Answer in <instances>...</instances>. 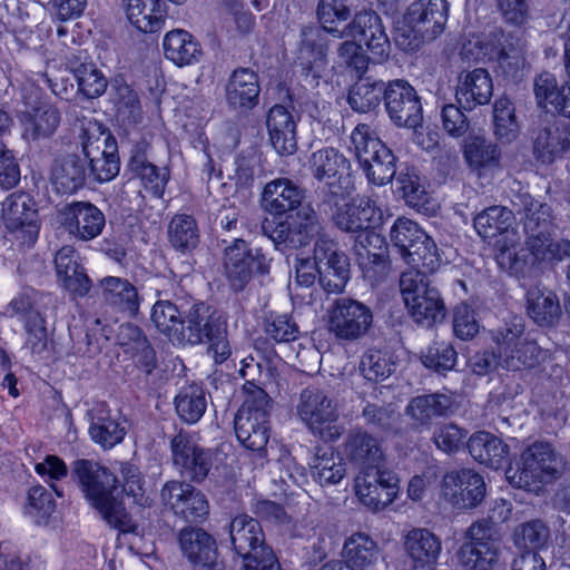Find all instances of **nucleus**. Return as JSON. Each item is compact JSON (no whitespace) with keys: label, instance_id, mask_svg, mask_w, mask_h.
<instances>
[{"label":"nucleus","instance_id":"nucleus-1","mask_svg":"<svg viewBox=\"0 0 570 570\" xmlns=\"http://www.w3.org/2000/svg\"><path fill=\"white\" fill-rule=\"evenodd\" d=\"M321 226L317 222L314 209L304 205L296 212L295 217L287 227L279 226L272 237L275 240L289 243L292 246H303L315 236H318L314 257L297 258L295 265L296 282L302 286H311L317 276L327 292L340 293L344 289L350 279V262L344 252L326 237L320 235Z\"/></svg>","mask_w":570,"mask_h":570},{"label":"nucleus","instance_id":"nucleus-2","mask_svg":"<svg viewBox=\"0 0 570 570\" xmlns=\"http://www.w3.org/2000/svg\"><path fill=\"white\" fill-rule=\"evenodd\" d=\"M336 226L347 233L364 232L357 238L355 252L364 277L376 283L389 271L384 239L374 232L382 224L383 213L367 197L352 199L340 206L334 215Z\"/></svg>","mask_w":570,"mask_h":570},{"label":"nucleus","instance_id":"nucleus-3","mask_svg":"<svg viewBox=\"0 0 570 570\" xmlns=\"http://www.w3.org/2000/svg\"><path fill=\"white\" fill-rule=\"evenodd\" d=\"M347 0H320L317 18L322 29L335 38L361 37L375 60L387 59L391 43L381 17L373 10H361L348 21Z\"/></svg>","mask_w":570,"mask_h":570},{"label":"nucleus","instance_id":"nucleus-4","mask_svg":"<svg viewBox=\"0 0 570 570\" xmlns=\"http://www.w3.org/2000/svg\"><path fill=\"white\" fill-rule=\"evenodd\" d=\"M81 491L91 508L112 528L124 533L138 529L136 521L126 512L115 492L117 476L107 468L89 460H79L73 468Z\"/></svg>","mask_w":570,"mask_h":570},{"label":"nucleus","instance_id":"nucleus-5","mask_svg":"<svg viewBox=\"0 0 570 570\" xmlns=\"http://www.w3.org/2000/svg\"><path fill=\"white\" fill-rule=\"evenodd\" d=\"M522 203L525 213L524 229L528 235L527 248L521 246L517 235V253L519 257L527 254L524 268L534 262L553 263L570 257V242L552 237L551 208L530 196H524Z\"/></svg>","mask_w":570,"mask_h":570},{"label":"nucleus","instance_id":"nucleus-6","mask_svg":"<svg viewBox=\"0 0 570 570\" xmlns=\"http://www.w3.org/2000/svg\"><path fill=\"white\" fill-rule=\"evenodd\" d=\"M474 229L483 239L498 240L497 262L499 266L513 275L523 273L527 265V254L521 257L517 253L515 217L511 209L504 206H490L474 217Z\"/></svg>","mask_w":570,"mask_h":570},{"label":"nucleus","instance_id":"nucleus-7","mask_svg":"<svg viewBox=\"0 0 570 570\" xmlns=\"http://www.w3.org/2000/svg\"><path fill=\"white\" fill-rule=\"evenodd\" d=\"M449 17L446 0H416L395 29V42L405 51H415L444 30Z\"/></svg>","mask_w":570,"mask_h":570},{"label":"nucleus","instance_id":"nucleus-8","mask_svg":"<svg viewBox=\"0 0 570 570\" xmlns=\"http://www.w3.org/2000/svg\"><path fill=\"white\" fill-rule=\"evenodd\" d=\"M562 466V458L549 443L535 442L524 449L520 460L509 464L505 476L515 488L539 492L559 475Z\"/></svg>","mask_w":570,"mask_h":570},{"label":"nucleus","instance_id":"nucleus-9","mask_svg":"<svg viewBox=\"0 0 570 570\" xmlns=\"http://www.w3.org/2000/svg\"><path fill=\"white\" fill-rule=\"evenodd\" d=\"M244 401L235 416V434L247 450L265 455L269 440L271 399L259 386L248 382Z\"/></svg>","mask_w":570,"mask_h":570},{"label":"nucleus","instance_id":"nucleus-10","mask_svg":"<svg viewBox=\"0 0 570 570\" xmlns=\"http://www.w3.org/2000/svg\"><path fill=\"white\" fill-rule=\"evenodd\" d=\"M295 414L314 435L325 441H336L343 434L337 404L324 389L308 386L302 390Z\"/></svg>","mask_w":570,"mask_h":570},{"label":"nucleus","instance_id":"nucleus-11","mask_svg":"<svg viewBox=\"0 0 570 570\" xmlns=\"http://www.w3.org/2000/svg\"><path fill=\"white\" fill-rule=\"evenodd\" d=\"M400 287L405 307L416 324L431 328L445 320L446 307L440 292L426 283L420 271L403 273Z\"/></svg>","mask_w":570,"mask_h":570},{"label":"nucleus","instance_id":"nucleus-12","mask_svg":"<svg viewBox=\"0 0 570 570\" xmlns=\"http://www.w3.org/2000/svg\"><path fill=\"white\" fill-rule=\"evenodd\" d=\"M1 220L6 237L20 248L35 245L40 232L38 206L33 197L24 191L8 195L1 203Z\"/></svg>","mask_w":570,"mask_h":570},{"label":"nucleus","instance_id":"nucleus-13","mask_svg":"<svg viewBox=\"0 0 570 570\" xmlns=\"http://www.w3.org/2000/svg\"><path fill=\"white\" fill-rule=\"evenodd\" d=\"M462 55L473 61H497L507 76H515L525 66L523 46L502 32L472 36L463 45Z\"/></svg>","mask_w":570,"mask_h":570},{"label":"nucleus","instance_id":"nucleus-14","mask_svg":"<svg viewBox=\"0 0 570 570\" xmlns=\"http://www.w3.org/2000/svg\"><path fill=\"white\" fill-rule=\"evenodd\" d=\"M208 316V307L195 304L186 318L181 317L177 306L170 301H158L151 309L154 325L173 342L179 344H199L204 335L200 323Z\"/></svg>","mask_w":570,"mask_h":570},{"label":"nucleus","instance_id":"nucleus-15","mask_svg":"<svg viewBox=\"0 0 570 570\" xmlns=\"http://www.w3.org/2000/svg\"><path fill=\"white\" fill-rule=\"evenodd\" d=\"M499 345L500 366L508 371H521L533 367L540 357L541 348L528 336L521 317H513L494 336Z\"/></svg>","mask_w":570,"mask_h":570},{"label":"nucleus","instance_id":"nucleus-16","mask_svg":"<svg viewBox=\"0 0 570 570\" xmlns=\"http://www.w3.org/2000/svg\"><path fill=\"white\" fill-rule=\"evenodd\" d=\"M354 491L360 503L372 512L390 507L400 494V480L380 466L360 470L354 479Z\"/></svg>","mask_w":570,"mask_h":570},{"label":"nucleus","instance_id":"nucleus-17","mask_svg":"<svg viewBox=\"0 0 570 570\" xmlns=\"http://www.w3.org/2000/svg\"><path fill=\"white\" fill-rule=\"evenodd\" d=\"M499 556L500 538L494 528L487 521L471 524L459 552L462 566L468 570H492Z\"/></svg>","mask_w":570,"mask_h":570},{"label":"nucleus","instance_id":"nucleus-18","mask_svg":"<svg viewBox=\"0 0 570 570\" xmlns=\"http://www.w3.org/2000/svg\"><path fill=\"white\" fill-rule=\"evenodd\" d=\"M373 315L365 304L340 298L328 309V331L338 340L355 341L367 333Z\"/></svg>","mask_w":570,"mask_h":570},{"label":"nucleus","instance_id":"nucleus-19","mask_svg":"<svg viewBox=\"0 0 570 570\" xmlns=\"http://www.w3.org/2000/svg\"><path fill=\"white\" fill-rule=\"evenodd\" d=\"M224 268L230 286L242 289L254 272H268L269 261L259 248L253 249L245 240L235 239L225 249Z\"/></svg>","mask_w":570,"mask_h":570},{"label":"nucleus","instance_id":"nucleus-20","mask_svg":"<svg viewBox=\"0 0 570 570\" xmlns=\"http://www.w3.org/2000/svg\"><path fill=\"white\" fill-rule=\"evenodd\" d=\"M57 222L75 239L97 238L106 225L104 213L89 202H71L57 210Z\"/></svg>","mask_w":570,"mask_h":570},{"label":"nucleus","instance_id":"nucleus-21","mask_svg":"<svg viewBox=\"0 0 570 570\" xmlns=\"http://www.w3.org/2000/svg\"><path fill=\"white\" fill-rule=\"evenodd\" d=\"M24 109L19 112V120L27 139H39L51 136L60 124L59 110L41 99L40 90L32 88L30 95L23 91Z\"/></svg>","mask_w":570,"mask_h":570},{"label":"nucleus","instance_id":"nucleus-22","mask_svg":"<svg viewBox=\"0 0 570 570\" xmlns=\"http://www.w3.org/2000/svg\"><path fill=\"white\" fill-rule=\"evenodd\" d=\"M441 495L456 509H472L483 501L485 482L471 469L450 471L442 479Z\"/></svg>","mask_w":570,"mask_h":570},{"label":"nucleus","instance_id":"nucleus-23","mask_svg":"<svg viewBox=\"0 0 570 570\" xmlns=\"http://www.w3.org/2000/svg\"><path fill=\"white\" fill-rule=\"evenodd\" d=\"M385 107L397 127L415 129L422 124L423 108L415 89L403 80H394L385 90Z\"/></svg>","mask_w":570,"mask_h":570},{"label":"nucleus","instance_id":"nucleus-24","mask_svg":"<svg viewBox=\"0 0 570 570\" xmlns=\"http://www.w3.org/2000/svg\"><path fill=\"white\" fill-rule=\"evenodd\" d=\"M160 498L163 503L174 511L176 515L186 521H198L209 512L206 497L193 485L179 481H169L164 484Z\"/></svg>","mask_w":570,"mask_h":570},{"label":"nucleus","instance_id":"nucleus-25","mask_svg":"<svg viewBox=\"0 0 570 570\" xmlns=\"http://www.w3.org/2000/svg\"><path fill=\"white\" fill-rule=\"evenodd\" d=\"M404 549L411 570H435L442 552L439 537L425 528H413L404 534Z\"/></svg>","mask_w":570,"mask_h":570},{"label":"nucleus","instance_id":"nucleus-26","mask_svg":"<svg viewBox=\"0 0 570 570\" xmlns=\"http://www.w3.org/2000/svg\"><path fill=\"white\" fill-rule=\"evenodd\" d=\"M173 460L180 474L194 481L206 478L210 469L209 454L188 435L178 434L171 441Z\"/></svg>","mask_w":570,"mask_h":570},{"label":"nucleus","instance_id":"nucleus-27","mask_svg":"<svg viewBox=\"0 0 570 570\" xmlns=\"http://www.w3.org/2000/svg\"><path fill=\"white\" fill-rule=\"evenodd\" d=\"M95 131H98L99 135L88 136L82 142V150L96 179L109 181L119 173V163L112 146H108L109 136L99 126Z\"/></svg>","mask_w":570,"mask_h":570},{"label":"nucleus","instance_id":"nucleus-28","mask_svg":"<svg viewBox=\"0 0 570 570\" xmlns=\"http://www.w3.org/2000/svg\"><path fill=\"white\" fill-rule=\"evenodd\" d=\"M296 120L283 105L273 106L266 115V129L275 151L282 156L292 155L297 149Z\"/></svg>","mask_w":570,"mask_h":570},{"label":"nucleus","instance_id":"nucleus-29","mask_svg":"<svg viewBox=\"0 0 570 570\" xmlns=\"http://www.w3.org/2000/svg\"><path fill=\"white\" fill-rule=\"evenodd\" d=\"M55 266L58 282L66 291L79 296L88 294L91 282L73 247H61L55 256Z\"/></svg>","mask_w":570,"mask_h":570},{"label":"nucleus","instance_id":"nucleus-30","mask_svg":"<svg viewBox=\"0 0 570 570\" xmlns=\"http://www.w3.org/2000/svg\"><path fill=\"white\" fill-rule=\"evenodd\" d=\"M462 154L468 167L479 176L500 167V148L479 132L472 131L464 138Z\"/></svg>","mask_w":570,"mask_h":570},{"label":"nucleus","instance_id":"nucleus-31","mask_svg":"<svg viewBox=\"0 0 570 570\" xmlns=\"http://www.w3.org/2000/svg\"><path fill=\"white\" fill-rule=\"evenodd\" d=\"M456 99L464 108L487 105L493 95V80L484 68L462 72L456 86Z\"/></svg>","mask_w":570,"mask_h":570},{"label":"nucleus","instance_id":"nucleus-32","mask_svg":"<svg viewBox=\"0 0 570 570\" xmlns=\"http://www.w3.org/2000/svg\"><path fill=\"white\" fill-rule=\"evenodd\" d=\"M569 80L560 87L554 75L541 73L534 81L537 104L547 112L570 119V73Z\"/></svg>","mask_w":570,"mask_h":570},{"label":"nucleus","instance_id":"nucleus-33","mask_svg":"<svg viewBox=\"0 0 570 570\" xmlns=\"http://www.w3.org/2000/svg\"><path fill=\"white\" fill-rule=\"evenodd\" d=\"M128 21L144 33L160 31L167 19L165 0H122Z\"/></svg>","mask_w":570,"mask_h":570},{"label":"nucleus","instance_id":"nucleus-34","mask_svg":"<svg viewBox=\"0 0 570 570\" xmlns=\"http://www.w3.org/2000/svg\"><path fill=\"white\" fill-rule=\"evenodd\" d=\"M165 58L177 67H187L200 61L203 49L197 39L187 30L174 29L163 39Z\"/></svg>","mask_w":570,"mask_h":570},{"label":"nucleus","instance_id":"nucleus-35","mask_svg":"<svg viewBox=\"0 0 570 570\" xmlns=\"http://www.w3.org/2000/svg\"><path fill=\"white\" fill-rule=\"evenodd\" d=\"M570 148V131L560 124L546 126L533 137V155L543 164L561 158Z\"/></svg>","mask_w":570,"mask_h":570},{"label":"nucleus","instance_id":"nucleus-36","mask_svg":"<svg viewBox=\"0 0 570 570\" xmlns=\"http://www.w3.org/2000/svg\"><path fill=\"white\" fill-rule=\"evenodd\" d=\"M468 449L476 462L494 470L507 462L510 453L508 443L487 431L472 434L468 441Z\"/></svg>","mask_w":570,"mask_h":570},{"label":"nucleus","instance_id":"nucleus-37","mask_svg":"<svg viewBox=\"0 0 570 570\" xmlns=\"http://www.w3.org/2000/svg\"><path fill=\"white\" fill-rule=\"evenodd\" d=\"M343 557L352 569L368 570L382 559V550L370 534L355 532L346 538Z\"/></svg>","mask_w":570,"mask_h":570},{"label":"nucleus","instance_id":"nucleus-38","mask_svg":"<svg viewBox=\"0 0 570 570\" xmlns=\"http://www.w3.org/2000/svg\"><path fill=\"white\" fill-rule=\"evenodd\" d=\"M327 45L322 31L314 26L302 29V41L297 60L299 65L320 77L326 66Z\"/></svg>","mask_w":570,"mask_h":570},{"label":"nucleus","instance_id":"nucleus-39","mask_svg":"<svg viewBox=\"0 0 570 570\" xmlns=\"http://www.w3.org/2000/svg\"><path fill=\"white\" fill-rule=\"evenodd\" d=\"M302 198L301 189L285 178L269 181L262 194L265 209L274 215H281L296 208Z\"/></svg>","mask_w":570,"mask_h":570},{"label":"nucleus","instance_id":"nucleus-40","mask_svg":"<svg viewBox=\"0 0 570 570\" xmlns=\"http://www.w3.org/2000/svg\"><path fill=\"white\" fill-rule=\"evenodd\" d=\"M309 469L312 478L321 485L337 484L346 475V463L333 448L317 449Z\"/></svg>","mask_w":570,"mask_h":570},{"label":"nucleus","instance_id":"nucleus-41","mask_svg":"<svg viewBox=\"0 0 570 570\" xmlns=\"http://www.w3.org/2000/svg\"><path fill=\"white\" fill-rule=\"evenodd\" d=\"M230 542L238 554L268 548L264 543V533L257 520L247 514H237L229 525Z\"/></svg>","mask_w":570,"mask_h":570},{"label":"nucleus","instance_id":"nucleus-42","mask_svg":"<svg viewBox=\"0 0 570 570\" xmlns=\"http://www.w3.org/2000/svg\"><path fill=\"white\" fill-rule=\"evenodd\" d=\"M527 312L541 326H551L561 316V306L557 295L543 287H532L527 293Z\"/></svg>","mask_w":570,"mask_h":570},{"label":"nucleus","instance_id":"nucleus-43","mask_svg":"<svg viewBox=\"0 0 570 570\" xmlns=\"http://www.w3.org/2000/svg\"><path fill=\"white\" fill-rule=\"evenodd\" d=\"M180 548L194 564L210 567L216 560L213 538L200 529H185L179 535Z\"/></svg>","mask_w":570,"mask_h":570},{"label":"nucleus","instance_id":"nucleus-44","mask_svg":"<svg viewBox=\"0 0 570 570\" xmlns=\"http://www.w3.org/2000/svg\"><path fill=\"white\" fill-rule=\"evenodd\" d=\"M9 309L12 315L19 316L24 322L29 335L27 344L32 352H41L47 343L45 321L40 314L31 307L29 298L21 296L12 299Z\"/></svg>","mask_w":570,"mask_h":570},{"label":"nucleus","instance_id":"nucleus-45","mask_svg":"<svg viewBox=\"0 0 570 570\" xmlns=\"http://www.w3.org/2000/svg\"><path fill=\"white\" fill-rule=\"evenodd\" d=\"M259 85L249 69L235 70L227 86V99L238 108H253L258 101Z\"/></svg>","mask_w":570,"mask_h":570},{"label":"nucleus","instance_id":"nucleus-46","mask_svg":"<svg viewBox=\"0 0 570 570\" xmlns=\"http://www.w3.org/2000/svg\"><path fill=\"white\" fill-rule=\"evenodd\" d=\"M85 174L83 163L77 156H67L56 161L51 183L58 193L72 194L82 187Z\"/></svg>","mask_w":570,"mask_h":570},{"label":"nucleus","instance_id":"nucleus-47","mask_svg":"<svg viewBox=\"0 0 570 570\" xmlns=\"http://www.w3.org/2000/svg\"><path fill=\"white\" fill-rule=\"evenodd\" d=\"M309 169L316 179L331 185V179H341L347 171L348 161L336 149L323 148L312 154Z\"/></svg>","mask_w":570,"mask_h":570},{"label":"nucleus","instance_id":"nucleus-48","mask_svg":"<svg viewBox=\"0 0 570 570\" xmlns=\"http://www.w3.org/2000/svg\"><path fill=\"white\" fill-rule=\"evenodd\" d=\"M346 453L360 470L380 466L382 450L377 441L365 432L352 433L346 442Z\"/></svg>","mask_w":570,"mask_h":570},{"label":"nucleus","instance_id":"nucleus-49","mask_svg":"<svg viewBox=\"0 0 570 570\" xmlns=\"http://www.w3.org/2000/svg\"><path fill=\"white\" fill-rule=\"evenodd\" d=\"M104 299L120 311L135 314L139 306L136 288L126 279L118 277H105L101 281Z\"/></svg>","mask_w":570,"mask_h":570},{"label":"nucleus","instance_id":"nucleus-50","mask_svg":"<svg viewBox=\"0 0 570 570\" xmlns=\"http://www.w3.org/2000/svg\"><path fill=\"white\" fill-rule=\"evenodd\" d=\"M119 343L127 353H131L135 362L142 366L146 372L154 367L155 355L141 331L132 324L120 326Z\"/></svg>","mask_w":570,"mask_h":570},{"label":"nucleus","instance_id":"nucleus-51","mask_svg":"<svg viewBox=\"0 0 570 570\" xmlns=\"http://www.w3.org/2000/svg\"><path fill=\"white\" fill-rule=\"evenodd\" d=\"M493 128L497 139L503 144L514 141L520 134L513 102L508 97H500L493 105Z\"/></svg>","mask_w":570,"mask_h":570},{"label":"nucleus","instance_id":"nucleus-52","mask_svg":"<svg viewBox=\"0 0 570 570\" xmlns=\"http://www.w3.org/2000/svg\"><path fill=\"white\" fill-rule=\"evenodd\" d=\"M373 147H379L374 153L376 156L368 159V163L361 164L370 183L383 186L392 180L396 173L395 157L383 141H373Z\"/></svg>","mask_w":570,"mask_h":570},{"label":"nucleus","instance_id":"nucleus-53","mask_svg":"<svg viewBox=\"0 0 570 570\" xmlns=\"http://www.w3.org/2000/svg\"><path fill=\"white\" fill-rule=\"evenodd\" d=\"M386 87L382 81L360 79L350 89L348 104L355 111L367 112L379 107L385 97Z\"/></svg>","mask_w":570,"mask_h":570},{"label":"nucleus","instance_id":"nucleus-54","mask_svg":"<svg viewBox=\"0 0 570 570\" xmlns=\"http://www.w3.org/2000/svg\"><path fill=\"white\" fill-rule=\"evenodd\" d=\"M206 397L203 389L190 384L179 390L175 397L176 412L187 423H196L206 410Z\"/></svg>","mask_w":570,"mask_h":570},{"label":"nucleus","instance_id":"nucleus-55","mask_svg":"<svg viewBox=\"0 0 570 570\" xmlns=\"http://www.w3.org/2000/svg\"><path fill=\"white\" fill-rule=\"evenodd\" d=\"M345 38L346 40L341 42L336 50L340 63L362 73L366 71L370 61L382 63L386 60H375L361 37Z\"/></svg>","mask_w":570,"mask_h":570},{"label":"nucleus","instance_id":"nucleus-56","mask_svg":"<svg viewBox=\"0 0 570 570\" xmlns=\"http://www.w3.org/2000/svg\"><path fill=\"white\" fill-rule=\"evenodd\" d=\"M394 356L382 350H368L361 358L360 371L365 380L381 382L395 371Z\"/></svg>","mask_w":570,"mask_h":570},{"label":"nucleus","instance_id":"nucleus-57","mask_svg":"<svg viewBox=\"0 0 570 570\" xmlns=\"http://www.w3.org/2000/svg\"><path fill=\"white\" fill-rule=\"evenodd\" d=\"M200 330H203L204 335L200 337L199 343L204 341L209 342V352L213 354L215 362L223 363L226 361L230 355L226 331L219 318L213 317L209 308L208 316L200 323Z\"/></svg>","mask_w":570,"mask_h":570},{"label":"nucleus","instance_id":"nucleus-58","mask_svg":"<svg viewBox=\"0 0 570 570\" xmlns=\"http://www.w3.org/2000/svg\"><path fill=\"white\" fill-rule=\"evenodd\" d=\"M78 91L86 98L94 99L105 94L108 87L107 77L94 63H81L73 70Z\"/></svg>","mask_w":570,"mask_h":570},{"label":"nucleus","instance_id":"nucleus-59","mask_svg":"<svg viewBox=\"0 0 570 570\" xmlns=\"http://www.w3.org/2000/svg\"><path fill=\"white\" fill-rule=\"evenodd\" d=\"M450 406L451 400L446 395H423L411 401L407 405V413L412 419L425 423L430 419L445 413Z\"/></svg>","mask_w":570,"mask_h":570},{"label":"nucleus","instance_id":"nucleus-60","mask_svg":"<svg viewBox=\"0 0 570 570\" xmlns=\"http://www.w3.org/2000/svg\"><path fill=\"white\" fill-rule=\"evenodd\" d=\"M403 261L411 267L422 268L423 273H432L440 266V255L434 240L426 234V239L417 242L404 254Z\"/></svg>","mask_w":570,"mask_h":570},{"label":"nucleus","instance_id":"nucleus-61","mask_svg":"<svg viewBox=\"0 0 570 570\" xmlns=\"http://www.w3.org/2000/svg\"><path fill=\"white\" fill-rule=\"evenodd\" d=\"M390 238L403 258L417 242L426 239V233L415 222L400 217L391 228Z\"/></svg>","mask_w":570,"mask_h":570},{"label":"nucleus","instance_id":"nucleus-62","mask_svg":"<svg viewBox=\"0 0 570 570\" xmlns=\"http://www.w3.org/2000/svg\"><path fill=\"white\" fill-rule=\"evenodd\" d=\"M122 493L132 500V503L146 508L151 500L146 493L144 476L139 469L131 463H122L120 468Z\"/></svg>","mask_w":570,"mask_h":570},{"label":"nucleus","instance_id":"nucleus-63","mask_svg":"<svg viewBox=\"0 0 570 570\" xmlns=\"http://www.w3.org/2000/svg\"><path fill=\"white\" fill-rule=\"evenodd\" d=\"M169 240L175 248L191 249L198 244V229L191 216H175L168 229Z\"/></svg>","mask_w":570,"mask_h":570},{"label":"nucleus","instance_id":"nucleus-64","mask_svg":"<svg viewBox=\"0 0 570 570\" xmlns=\"http://www.w3.org/2000/svg\"><path fill=\"white\" fill-rule=\"evenodd\" d=\"M23 511L35 523H45L55 511L51 493L41 485L31 487Z\"/></svg>","mask_w":570,"mask_h":570}]
</instances>
